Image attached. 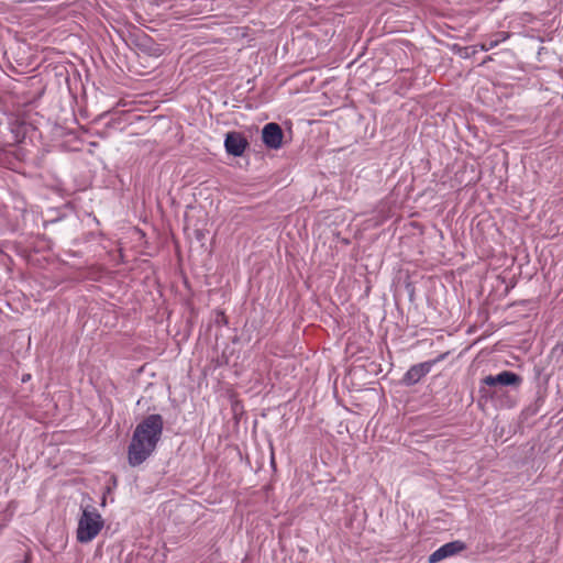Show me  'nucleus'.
Segmentation results:
<instances>
[{"label":"nucleus","instance_id":"nucleus-1","mask_svg":"<svg viewBox=\"0 0 563 563\" xmlns=\"http://www.w3.org/2000/svg\"><path fill=\"white\" fill-rule=\"evenodd\" d=\"M162 431L163 419L159 415H151L137 424L128 452L131 466L142 464L153 453L161 439Z\"/></svg>","mask_w":563,"mask_h":563},{"label":"nucleus","instance_id":"nucleus-2","mask_svg":"<svg viewBox=\"0 0 563 563\" xmlns=\"http://www.w3.org/2000/svg\"><path fill=\"white\" fill-rule=\"evenodd\" d=\"M103 527V520L95 508H85L78 522L77 540L81 543L95 539Z\"/></svg>","mask_w":563,"mask_h":563},{"label":"nucleus","instance_id":"nucleus-3","mask_svg":"<svg viewBox=\"0 0 563 563\" xmlns=\"http://www.w3.org/2000/svg\"><path fill=\"white\" fill-rule=\"evenodd\" d=\"M522 378L514 372L504 371L497 375H488L482 379V384L488 387L495 386H515L518 387Z\"/></svg>","mask_w":563,"mask_h":563},{"label":"nucleus","instance_id":"nucleus-4","mask_svg":"<svg viewBox=\"0 0 563 563\" xmlns=\"http://www.w3.org/2000/svg\"><path fill=\"white\" fill-rule=\"evenodd\" d=\"M284 133L277 123H267L262 130L263 143L273 150H278L283 144Z\"/></svg>","mask_w":563,"mask_h":563},{"label":"nucleus","instance_id":"nucleus-5","mask_svg":"<svg viewBox=\"0 0 563 563\" xmlns=\"http://www.w3.org/2000/svg\"><path fill=\"white\" fill-rule=\"evenodd\" d=\"M464 549L465 544L459 540L445 543L429 556V563H438L449 556L462 552Z\"/></svg>","mask_w":563,"mask_h":563},{"label":"nucleus","instance_id":"nucleus-6","mask_svg":"<svg viewBox=\"0 0 563 563\" xmlns=\"http://www.w3.org/2000/svg\"><path fill=\"white\" fill-rule=\"evenodd\" d=\"M224 146L229 154L241 156L247 146V141L241 134L231 132L225 136Z\"/></svg>","mask_w":563,"mask_h":563},{"label":"nucleus","instance_id":"nucleus-7","mask_svg":"<svg viewBox=\"0 0 563 563\" xmlns=\"http://www.w3.org/2000/svg\"><path fill=\"white\" fill-rule=\"evenodd\" d=\"M430 369V365L426 363L413 365L405 375V382L407 384H415L421 379Z\"/></svg>","mask_w":563,"mask_h":563},{"label":"nucleus","instance_id":"nucleus-8","mask_svg":"<svg viewBox=\"0 0 563 563\" xmlns=\"http://www.w3.org/2000/svg\"><path fill=\"white\" fill-rule=\"evenodd\" d=\"M495 44H496V43H493V42H492V43H489V45H488V46H487V45H483V46H482V48H483L484 51H488V49H490Z\"/></svg>","mask_w":563,"mask_h":563},{"label":"nucleus","instance_id":"nucleus-9","mask_svg":"<svg viewBox=\"0 0 563 563\" xmlns=\"http://www.w3.org/2000/svg\"><path fill=\"white\" fill-rule=\"evenodd\" d=\"M481 393L487 394L486 389L483 386L481 387Z\"/></svg>","mask_w":563,"mask_h":563},{"label":"nucleus","instance_id":"nucleus-10","mask_svg":"<svg viewBox=\"0 0 563 563\" xmlns=\"http://www.w3.org/2000/svg\"><path fill=\"white\" fill-rule=\"evenodd\" d=\"M27 378H30V375L24 376V378H22V382H25Z\"/></svg>","mask_w":563,"mask_h":563},{"label":"nucleus","instance_id":"nucleus-11","mask_svg":"<svg viewBox=\"0 0 563 563\" xmlns=\"http://www.w3.org/2000/svg\"><path fill=\"white\" fill-rule=\"evenodd\" d=\"M27 378H30V375L24 376V378H22V382H25Z\"/></svg>","mask_w":563,"mask_h":563},{"label":"nucleus","instance_id":"nucleus-12","mask_svg":"<svg viewBox=\"0 0 563 563\" xmlns=\"http://www.w3.org/2000/svg\"><path fill=\"white\" fill-rule=\"evenodd\" d=\"M27 378H30V375L24 376V378H22V382H25Z\"/></svg>","mask_w":563,"mask_h":563}]
</instances>
